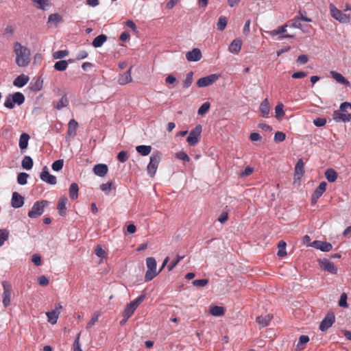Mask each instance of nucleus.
Returning a JSON list of instances; mask_svg holds the SVG:
<instances>
[{
  "mask_svg": "<svg viewBox=\"0 0 351 351\" xmlns=\"http://www.w3.org/2000/svg\"><path fill=\"white\" fill-rule=\"evenodd\" d=\"M81 332H79L75 338L73 343V351H82V346L80 342Z\"/></svg>",
  "mask_w": 351,
  "mask_h": 351,
  "instance_id": "54",
  "label": "nucleus"
},
{
  "mask_svg": "<svg viewBox=\"0 0 351 351\" xmlns=\"http://www.w3.org/2000/svg\"><path fill=\"white\" fill-rule=\"evenodd\" d=\"M259 110L263 117H268L269 113V104L267 98L261 103Z\"/></svg>",
  "mask_w": 351,
  "mask_h": 351,
  "instance_id": "27",
  "label": "nucleus"
},
{
  "mask_svg": "<svg viewBox=\"0 0 351 351\" xmlns=\"http://www.w3.org/2000/svg\"><path fill=\"white\" fill-rule=\"evenodd\" d=\"M32 261L36 266H40L42 264L41 256L38 254H35L32 256Z\"/></svg>",
  "mask_w": 351,
  "mask_h": 351,
  "instance_id": "64",
  "label": "nucleus"
},
{
  "mask_svg": "<svg viewBox=\"0 0 351 351\" xmlns=\"http://www.w3.org/2000/svg\"><path fill=\"white\" fill-rule=\"evenodd\" d=\"M132 67L133 66H131L128 71L123 73L119 76L117 82L119 85L123 86L132 82V78L131 76V71Z\"/></svg>",
  "mask_w": 351,
  "mask_h": 351,
  "instance_id": "19",
  "label": "nucleus"
},
{
  "mask_svg": "<svg viewBox=\"0 0 351 351\" xmlns=\"http://www.w3.org/2000/svg\"><path fill=\"white\" fill-rule=\"evenodd\" d=\"M306 11L300 10L298 12V14L297 16L298 17V19H300L301 21H303L305 22H311L312 19L306 16Z\"/></svg>",
  "mask_w": 351,
  "mask_h": 351,
  "instance_id": "62",
  "label": "nucleus"
},
{
  "mask_svg": "<svg viewBox=\"0 0 351 351\" xmlns=\"http://www.w3.org/2000/svg\"><path fill=\"white\" fill-rule=\"evenodd\" d=\"M242 41L240 39H234L229 45L228 50L230 53L237 54L241 49Z\"/></svg>",
  "mask_w": 351,
  "mask_h": 351,
  "instance_id": "24",
  "label": "nucleus"
},
{
  "mask_svg": "<svg viewBox=\"0 0 351 351\" xmlns=\"http://www.w3.org/2000/svg\"><path fill=\"white\" fill-rule=\"evenodd\" d=\"M184 258V256L177 255L176 258L171 262L167 266L168 271H170Z\"/></svg>",
  "mask_w": 351,
  "mask_h": 351,
  "instance_id": "51",
  "label": "nucleus"
},
{
  "mask_svg": "<svg viewBox=\"0 0 351 351\" xmlns=\"http://www.w3.org/2000/svg\"><path fill=\"white\" fill-rule=\"evenodd\" d=\"M108 166L106 164H97L93 167V172L95 175L103 177L108 173Z\"/></svg>",
  "mask_w": 351,
  "mask_h": 351,
  "instance_id": "23",
  "label": "nucleus"
},
{
  "mask_svg": "<svg viewBox=\"0 0 351 351\" xmlns=\"http://www.w3.org/2000/svg\"><path fill=\"white\" fill-rule=\"evenodd\" d=\"M347 294L346 293H343L341 294L340 299L339 300V306L340 307L347 308L348 306V304L347 302Z\"/></svg>",
  "mask_w": 351,
  "mask_h": 351,
  "instance_id": "53",
  "label": "nucleus"
},
{
  "mask_svg": "<svg viewBox=\"0 0 351 351\" xmlns=\"http://www.w3.org/2000/svg\"><path fill=\"white\" fill-rule=\"evenodd\" d=\"M286 135L282 132H276L274 134V140L276 143H280L285 140Z\"/></svg>",
  "mask_w": 351,
  "mask_h": 351,
  "instance_id": "57",
  "label": "nucleus"
},
{
  "mask_svg": "<svg viewBox=\"0 0 351 351\" xmlns=\"http://www.w3.org/2000/svg\"><path fill=\"white\" fill-rule=\"evenodd\" d=\"M128 158V152L126 151H121L117 155V159L121 162H125Z\"/></svg>",
  "mask_w": 351,
  "mask_h": 351,
  "instance_id": "63",
  "label": "nucleus"
},
{
  "mask_svg": "<svg viewBox=\"0 0 351 351\" xmlns=\"http://www.w3.org/2000/svg\"><path fill=\"white\" fill-rule=\"evenodd\" d=\"M62 308V306L60 303H58L56 304V307L53 310L51 311H48L46 313V315L47 317V321L51 324H55L57 323L59 315L60 314V311Z\"/></svg>",
  "mask_w": 351,
  "mask_h": 351,
  "instance_id": "14",
  "label": "nucleus"
},
{
  "mask_svg": "<svg viewBox=\"0 0 351 351\" xmlns=\"http://www.w3.org/2000/svg\"><path fill=\"white\" fill-rule=\"evenodd\" d=\"M319 265L322 270L328 271L331 274H336L337 273V267L327 258L319 260Z\"/></svg>",
  "mask_w": 351,
  "mask_h": 351,
  "instance_id": "13",
  "label": "nucleus"
},
{
  "mask_svg": "<svg viewBox=\"0 0 351 351\" xmlns=\"http://www.w3.org/2000/svg\"><path fill=\"white\" fill-rule=\"evenodd\" d=\"M333 119L336 122H349L351 120V114L343 113L339 110H335L333 112Z\"/></svg>",
  "mask_w": 351,
  "mask_h": 351,
  "instance_id": "17",
  "label": "nucleus"
},
{
  "mask_svg": "<svg viewBox=\"0 0 351 351\" xmlns=\"http://www.w3.org/2000/svg\"><path fill=\"white\" fill-rule=\"evenodd\" d=\"M54 69L58 71H64L68 67V62L66 60H59L57 61L53 66Z\"/></svg>",
  "mask_w": 351,
  "mask_h": 351,
  "instance_id": "41",
  "label": "nucleus"
},
{
  "mask_svg": "<svg viewBox=\"0 0 351 351\" xmlns=\"http://www.w3.org/2000/svg\"><path fill=\"white\" fill-rule=\"evenodd\" d=\"M287 25L285 24L284 25L279 26L277 29H274L269 32V34L272 36H277L278 34L282 35L287 32Z\"/></svg>",
  "mask_w": 351,
  "mask_h": 351,
  "instance_id": "46",
  "label": "nucleus"
},
{
  "mask_svg": "<svg viewBox=\"0 0 351 351\" xmlns=\"http://www.w3.org/2000/svg\"><path fill=\"white\" fill-rule=\"evenodd\" d=\"M9 238V232L5 229H0V247H1L5 241Z\"/></svg>",
  "mask_w": 351,
  "mask_h": 351,
  "instance_id": "48",
  "label": "nucleus"
},
{
  "mask_svg": "<svg viewBox=\"0 0 351 351\" xmlns=\"http://www.w3.org/2000/svg\"><path fill=\"white\" fill-rule=\"evenodd\" d=\"M327 186V183L326 182H322L319 183V186L315 189L313 195L320 197L323 193L326 191Z\"/></svg>",
  "mask_w": 351,
  "mask_h": 351,
  "instance_id": "37",
  "label": "nucleus"
},
{
  "mask_svg": "<svg viewBox=\"0 0 351 351\" xmlns=\"http://www.w3.org/2000/svg\"><path fill=\"white\" fill-rule=\"evenodd\" d=\"M161 159V153L158 151L152 152L149 157V162L147 167V174L149 177L153 178L155 176Z\"/></svg>",
  "mask_w": 351,
  "mask_h": 351,
  "instance_id": "3",
  "label": "nucleus"
},
{
  "mask_svg": "<svg viewBox=\"0 0 351 351\" xmlns=\"http://www.w3.org/2000/svg\"><path fill=\"white\" fill-rule=\"evenodd\" d=\"M79 186L77 183L73 182L69 187V196L71 200H75L78 197Z\"/></svg>",
  "mask_w": 351,
  "mask_h": 351,
  "instance_id": "33",
  "label": "nucleus"
},
{
  "mask_svg": "<svg viewBox=\"0 0 351 351\" xmlns=\"http://www.w3.org/2000/svg\"><path fill=\"white\" fill-rule=\"evenodd\" d=\"M210 104L208 101L204 102L198 109L197 114L200 116L205 114L210 109Z\"/></svg>",
  "mask_w": 351,
  "mask_h": 351,
  "instance_id": "47",
  "label": "nucleus"
},
{
  "mask_svg": "<svg viewBox=\"0 0 351 351\" xmlns=\"http://www.w3.org/2000/svg\"><path fill=\"white\" fill-rule=\"evenodd\" d=\"M193 71H190L186 75L185 79L183 80L182 83L184 88L186 89L191 86L193 81Z\"/></svg>",
  "mask_w": 351,
  "mask_h": 351,
  "instance_id": "39",
  "label": "nucleus"
},
{
  "mask_svg": "<svg viewBox=\"0 0 351 351\" xmlns=\"http://www.w3.org/2000/svg\"><path fill=\"white\" fill-rule=\"evenodd\" d=\"M25 198L18 192H13L11 199V205L14 208H21L24 204Z\"/></svg>",
  "mask_w": 351,
  "mask_h": 351,
  "instance_id": "16",
  "label": "nucleus"
},
{
  "mask_svg": "<svg viewBox=\"0 0 351 351\" xmlns=\"http://www.w3.org/2000/svg\"><path fill=\"white\" fill-rule=\"evenodd\" d=\"M228 19L226 16H220L217 23V28L219 31H223L227 25Z\"/></svg>",
  "mask_w": 351,
  "mask_h": 351,
  "instance_id": "42",
  "label": "nucleus"
},
{
  "mask_svg": "<svg viewBox=\"0 0 351 351\" xmlns=\"http://www.w3.org/2000/svg\"><path fill=\"white\" fill-rule=\"evenodd\" d=\"M62 20L61 16L58 14V13H55V14H51L49 16V18H48V23H51V22H53V23H60L61 22Z\"/></svg>",
  "mask_w": 351,
  "mask_h": 351,
  "instance_id": "55",
  "label": "nucleus"
},
{
  "mask_svg": "<svg viewBox=\"0 0 351 351\" xmlns=\"http://www.w3.org/2000/svg\"><path fill=\"white\" fill-rule=\"evenodd\" d=\"M325 177L329 182H334L337 179L338 174L335 170L329 168L325 171Z\"/></svg>",
  "mask_w": 351,
  "mask_h": 351,
  "instance_id": "31",
  "label": "nucleus"
},
{
  "mask_svg": "<svg viewBox=\"0 0 351 351\" xmlns=\"http://www.w3.org/2000/svg\"><path fill=\"white\" fill-rule=\"evenodd\" d=\"M33 2L36 3L35 7L40 10H45L49 6V0H33Z\"/></svg>",
  "mask_w": 351,
  "mask_h": 351,
  "instance_id": "40",
  "label": "nucleus"
},
{
  "mask_svg": "<svg viewBox=\"0 0 351 351\" xmlns=\"http://www.w3.org/2000/svg\"><path fill=\"white\" fill-rule=\"evenodd\" d=\"M210 313L213 316H222L225 313L224 308L221 306H212L210 308Z\"/></svg>",
  "mask_w": 351,
  "mask_h": 351,
  "instance_id": "35",
  "label": "nucleus"
},
{
  "mask_svg": "<svg viewBox=\"0 0 351 351\" xmlns=\"http://www.w3.org/2000/svg\"><path fill=\"white\" fill-rule=\"evenodd\" d=\"M112 182H108L106 183H103L100 185V189L106 193H108L112 189Z\"/></svg>",
  "mask_w": 351,
  "mask_h": 351,
  "instance_id": "58",
  "label": "nucleus"
},
{
  "mask_svg": "<svg viewBox=\"0 0 351 351\" xmlns=\"http://www.w3.org/2000/svg\"><path fill=\"white\" fill-rule=\"evenodd\" d=\"M69 102L66 97V95L64 94L56 104L53 103V107L56 110H60L63 108L67 107L69 106Z\"/></svg>",
  "mask_w": 351,
  "mask_h": 351,
  "instance_id": "30",
  "label": "nucleus"
},
{
  "mask_svg": "<svg viewBox=\"0 0 351 351\" xmlns=\"http://www.w3.org/2000/svg\"><path fill=\"white\" fill-rule=\"evenodd\" d=\"M310 339L308 336L307 335H301L299 337L298 342L297 343V348L300 350H302L304 348L302 347L303 345L307 343L309 341Z\"/></svg>",
  "mask_w": 351,
  "mask_h": 351,
  "instance_id": "49",
  "label": "nucleus"
},
{
  "mask_svg": "<svg viewBox=\"0 0 351 351\" xmlns=\"http://www.w3.org/2000/svg\"><path fill=\"white\" fill-rule=\"evenodd\" d=\"M146 265L147 270L145 275V282H149L153 280L159 273L156 271V261L154 257L146 258Z\"/></svg>",
  "mask_w": 351,
  "mask_h": 351,
  "instance_id": "6",
  "label": "nucleus"
},
{
  "mask_svg": "<svg viewBox=\"0 0 351 351\" xmlns=\"http://www.w3.org/2000/svg\"><path fill=\"white\" fill-rule=\"evenodd\" d=\"M272 316L267 314L265 315H260L256 317V322L262 326V327H266L267 326L271 320Z\"/></svg>",
  "mask_w": 351,
  "mask_h": 351,
  "instance_id": "28",
  "label": "nucleus"
},
{
  "mask_svg": "<svg viewBox=\"0 0 351 351\" xmlns=\"http://www.w3.org/2000/svg\"><path fill=\"white\" fill-rule=\"evenodd\" d=\"M331 16L339 22L346 23L350 21V16L343 13L341 10L337 9L336 6L330 3L329 5Z\"/></svg>",
  "mask_w": 351,
  "mask_h": 351,
  "instance_id": "7",
  "label": "nucleus"
},
{
  "mask_svg": "<svg viewBox=\"0 0 351 351\" xmlns=\"http://www.w3.org/2000/svg\"><path fill=\"white\" fill-rule=\"evenodd\" d=\"M29 174L25 172L19 173L17 176V182L20 185H25L27 182Z\"/></svg>",
  "mask_w": 351,
  "mask_h": 351,
  "instance_id": "44",
  "label": "nucleus"
},
{
  "mask_svg": "<svg viewBox=\"0 0 351 351\" xmlns=\"http://www.w3.org/2000/svg\"><path fill=\"white\" fill-rule=\"evenodd\" d=\"M29 80V76L25 74H21L14 79L13 85L18 88H22L28 83Z\"/></svg>",
  "mask_w": 351,
  "mask_h": 351,
  "instance_id": "20",
  "label": "nucleus"
},
{
  "mask_svg": "<svg viewBox=\"0 0 351 351\" xmlns=\"http://www.w3.org/2000/svg\"><path fill=\"white\" fill-rule=\"evenodd\" d=\"M99 316V315L98 313L94 314V315L91 317V319L87 323V325H86L87 329L90 328L93 325H95V324L98 321Z\"/></svg>",
  "mask_w": 351,
  "mask_h": 351,
  "instance_id": "61",
  "label": "nucleus"
},
{
  "mask_svg": "<svg viewBox=\"0 0 351 351\" xmlns=\"http://www.w3.org/2000/svg\"><path fill=\"white\" fill-rule=\"evenodd\" d=\"M14 50L16 53V64L19 67H25L30 62V51L27 47L21 45L19 42L14 45Z\"/></svg>",
  "mask_w": 351,
  "mask_h": 351,
  "instance_id": "1",
  "label": "nucleus"
},
{
  "mask_svg": "<svg viewBox=\"0 0 351 351\" xmlns=\"http://www.w3.org/2000/svg\"><path fill=\"white\" fill-rule=\"evenodd\" d=\"M40 178L43 182L51 185H55L57 183L56 177L50 174L47 166H44L42 169V171L40 174Z\"/></svg>",
  "mask_w": 351,
  "mask_h": 351,
  "instance_id": "12",
  "label": "nucleus"
},
{
  "mask_svg": "<svg viewBox=\"0 0 351 351\" xmlns=\"http://www.w3.org/2000/svg\"><path fill=\"white\" fill-rule=\"evenodd\" d=\"M145 299V294H141L138 296L135 300L131 301L127 304L125 308L123 313V317H125V319H128L134 313L136 309L140 305V304Z\"/></svg>",
  "mask_w": 351,
  "mask_h": 351,
  "instance_id": "5",
  "label": "nucleus"
},
{
  "mask_svg": "<svg viewBox=\"0 0 351 351\" xmlns=\"http://www.w3.org/2000/svg\"><path fill=\"white\" fill-rule=\"evenodd\" d=\"M219 77L220 75L217 73L201 77L197 81V86L199 88L208 86L215 83Z\"/></svg>",
  "mask_w": 351,
  "mask_h": 351,
  "instance_id": "10",
  "label": "nucleus"
},
{
  "mask_svg": "<svg viewBox=\"0 0 351 351\" xmlns=\"http://www.w3.org/2000/svg\"><path fill=\"white\" fill-rule=\"evenodd\" d=\"M2 286L3 288V304L5 307H8L10 304L12 288L11 285L7 281H3L2 282Z\"/></svg>",
  "mask_w": 351,
  "mask_h": 351,
  "instance_id": "11",
  "label": "nucleus"
},
{
  "mask_svg": "<svg viewBox=\"0 0 351 351\" xmlns=\"http://www.w3.org/2000/svg\"><path fill=\"white\" fill-rule=\"evenodd\" d=\"M69 51L68 50H59L56 52H55L53 54V57L54 59H61L64 58L65 56H68Z\"/></svg>",
  "mask_w": 351,
  "mask_h": 351,
  "instance_id": "56",
  "label": "nucleus"
},
{
  "mask_svg": "<svg viewBox=\"0 0 351 351\" xmlns=\"http://www.w3.org/2000/svg\"><path fill=\"white\" fill-rule=\"evenodd\" d=\"M295 172L297 174H300L302 176L304 173V164L302 158H300L295 166Z\"/></svg>",
  "mask_w": 351,
  "mask_h": 351,
  "instance_id": "43",
  "label": "nucleus"
},
{
  "mask_svg": "<svg viewBox=\"0 0 351 351\" xmlns=\"http://www.w3.org/2000/svg\"><path fill=\"white\" fill-rule=\"evenodd\" d=\"M68 199L66 196L60 197L58 200L57 209L58 210V213L60 216H64L66 215V205Z\"/></svg>",
  "mask_w": 351,
  "mask_h": 351,
  "instance_id": "21",
  "label": "nucleus"
},
{
  "mask_svg": "<svg viewBox=\"0 0 351 351\" xmlns=\"http://www.w3.org/2000/svg\"><path fill=\"white\" fill-rule=\"evenodd\" d=\"M50 202L45 199L36 201L34 203L32 209L28 212L27 216L31 219H36L42 215L45 207L48 206Z\"/></svg>",
  "mask_w": 351,
  "mask_h": 351,
  "instance_id": "4",
  "label": "nucleus"
},
{
  "mask_svg": "<svg viewBox=\"0 0 351 351\" xmlns=\"http://www.w3.org/2000/svg\"><path fill=\"white\" fill-rule=\"evenodd\" d=\"M208 282V280L207 279H196L193 281L192 284L195 287H204Z\"/></svg>",
  "mask_w": 351,
  "mask_h": 351,
  "instance_id": "59",
  "label": "nucleus"
},
{
  "mask_svg": "<svg viewBox=\"0 0 351 351\" xmlns=\"http://www.w3.org/2000/svg\"><path fill=\"white\" fill-rule=\"evenodd\" d=\"M286 246H287L286 242L282 240L278 243V251L277 252V255L279 257L283 258L287 255Z\"/></svg>",
  "mask_w": 351,
  "mask_h": 351,
  "instance_id": "38",
  "label": "nucleus"
},
{
  "mask_svg": "<svg viewBox=\"0 0 351 351\" xmlns=\"http://www.w3.org/2000/svg\"><path fill=\"white\" fill-rule=\"evenodd\" d=\"M69 128L67 131V134L69 136H75L76 135V130L78 126V123L74 119H72L69 122Z\"/></svg>",
  "mask_w": 351,
  "mask_h": 351,
  "instance_id": "34",
  "label": "nucleus"
},
{
  "mask_svg": "<svg viewBox=\"0 0 351 351\" xmlns=\"http://www.w3.org/2000/svg\"><path fill=\"white\" fill-rule=\"evenodd\" d=\"M309 246L324 252H328L332 249V245L330 243L319 240L313 241L309 244Z\"/></svg>",
  "mask_w": 351,
  "mask_h": 351,
  "instance_id": "15",
  "label": "nucleus"
},
{
  "mask_svg": "<svg viewBox=\"0 0 351 351\" xmlns=\"http://www.w3.org/2000/svg\"><path fill=\"white\" fill-rule=\"evenodd\" d=\"M107 36L105 34H100L97 36H96L93 42L92 45L94 47L98 48L103 45V44L107 40Z\"/></svg>",
  "mask_w": 351,
  "mask_h": 351,
  "instance_id": "29",
  "label": "nucleus"
},
{
  "mask_svg": "<svg viewBox=\"0 0 351 351\" xmlns=\"http://www.w3.org/2000/svg\"><path fill=\"white\" fill-rule=\"evenodd\" d=\"M202 131V127L200 124L197 125L193 130H191L186 138L187 143L191 146H195L199 142Z\"/></svg>",
  "mask_w": 351,
  "mask_h": 351,
  "instance_id": "8",
  "label": "nucleus"
},
{
  "mask_svg": "<svg viewBox=\"0 0 351 351\" xmlns=\"http://www.w3.org/2000/svg\"><path fill=\"white\" fill-rule=\"evenodd\" d=\"M290 23H291V27L295 29H302V25L300 22V19H298V16H296L293 19L290 21Z\"/></svg>",
  "mask_w": 351,
  "mask_h": 351,
  "instance_id": "60",
  "label": "nucleus"
},
{
  "mask_svg": "<svg viewBox=\"0 0 351 351\" xmlns=\"http://www.w3.org/2000/svg\"><path fill=\"white\" fill-rule=\"evenodd\" d=\"M330 75L338 83L345 86L350 85L349 81L341 73L337 71H330Z\"/></svg>",
  "mask_w": 351,
  "mask_h": 351,
  "instance_id": "25",
  "label": "nucleus"
},
{
  "mask_svg": "<svg viewBox=\"0 0 351 351\" xmlns=\"http://www.w3.org/2000/svg\"><path fill=\"white\" fill-rule=\"evenodd\" d=\"M283 104L278 103L275 107L276 117L278 119H280L285 115V111L283 110Z\"/></svg>",
  "mask_w": 351,
  "mask_h": 351,
  "instance_id": "45",
  "label": "nucleus"
},
{
  "mask_svg": "<svg viewBox=\"0 0 351 351\" xmlns=\"http://www.w3.org/2000/svg\"><path fill=\"white\" fill-rule=\"evenodd\" d=\"M176 157L178 159L182 160L184 162H188L190 161L189 156H188V154L186 152H184L183 151L177 152L176 154Z\"/></svg>",
  "mask_w": 351,
  "mask_h": 351,
  "instance_id": "52",
  "label": "nucleus"
},
{
  "mask_svg": "<svg viewBox=\"0 0 351 351\" xmlns=\"http://www.w3.org/2000/svg\"><path fill=\"white\" fill-rule=\"evenodd\" d=\"M136 150L141 155L145 156L150 154L152 147L150 145H141L136 146Z\"/></svg>",
  "mask_w": 351,
  "mask_h": 351,
  "instance_id": "36",
  "label": "nucleus"
},
{
  "mask_svg": "<svg viewBox=\"0 0 351 351\" xmlns=\"http://www.w3.org/2000/svg\"><path fill=\"white\" fill-rule=\"evenodd\" d=\"M64 165V160L62 159H59L56 161H54L52 163L51 168L55 171H60Z\"/></svg>",
  "mask_w": 351,
  "mask_h": 351,
  "instance_id": "50",
  "label": "nucleus"
},
{
  "mask_svg": "<svg viewBox=\"0 0 351 351\" xmlns=\"http://www.w3.org/2000/svg\"><path fill=\"white\" fill-rule=\"evenodd\" d=\"M29 138V135L27 133H22L21 134L19 146L22 152L27 148Z\"/></svg>",
  "mask_w": 351,
  "mask_h": 351,
  "instance_id": "26",
  "label": "nucleus"
},
{
  "mask_svg": "<svg viewBox=\"0 0 351 351\" xmlns=\"http://www.w3.org/2000/svg\"><path fill=\"white\" fill-rule=\"evenodd\" d=\"M202 57V52L198 48H194L186 54V58L189 62H197Z\"/></svg>",
  "mask_w": 351,
  "mask_h": 351,
  "instance_id": "18",
  "label": "nucleus"
},
{
  "mask_svg": "<svg viewBox=\"0 0 351 351\" xmlns=\"http://www.w3.org/2000/svg\"><path fill=\"white\" fill-rule=\"evenodd\" d=\"M34 165V161L31 156H25L21 162L22 167L25 170H30Z\"/></svg>",
  "mask_w": 351,
  "mask_h": 351,
  "instance_id": "32",
  "label": "nucleus"
},
{
  "mask_svg": "<svg viewBox=\"0 0 351 351\" xmlns=\"http://www.w3.org/2000/svg\"><path fill=\"white\" fill-rule=\"evenodd\" d=\"M335 322V316L334 313L328 312L324 319L322 320L319 329L322 332H326Z\"/></svg>",
  "mask_w": 351,
  "mask_h": 351,
  "instance_id": "9",
  "label": "nucleus"
},
{
  "mask_svg": "<svg viewBox=\"0 0 351 351\" xmlns=\"http://www.w3.org/2000/svg\"><path fill=\"white\" fill-rule=\"evenodd\" d=\"M43 81L41 78H34L29 83V88L33 92H38L43 88Z\"/></svg>",
  "mask_w": 351,
  "mask_h": 351,
  "instance_id": "22",
  "label": "nucleus"
},
{
  "mask_svg": "<svg viewBox=\"0 0 351 351\" xmlns=\"http://www.w3.org/2000/svg\"><path fill=\"white\" fill-rule=\"evenodd\" d=\"M25 99V96L22 93L16 92L6 97L3 106L8 109H12L14 108L15 104L18 106L23 104Z\"/></svg>",
  "mask_w": 351,
  "mask_h": 351,
  "instance_id": "2",
  "label": "nucleus"
}]
</instances>
